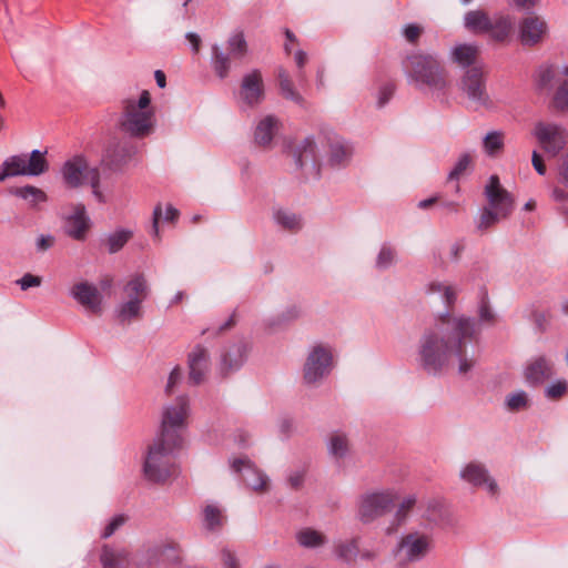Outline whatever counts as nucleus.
I'll use <instances>...</instances> for the list:
<instances>
[{
    "label": "nucleus",
    "instance_id": "1",
    "mask_svg": "<svg viewBox=\"0 0 568 568\" xmlns=\"http://www.w3.org/2000/svg\"><path fill=\"white\" fill-rule=\"evenodd\" d=\"M479 324L464 314H443L438 323L424 332L419 339L417 362L428 374L437 375L452 361L458 363V373L465 375L476 365L470 345L477 342Z\"/></svg>",
    "mask_w": 568,
    "mask_h": 568
},
{
    "label": "nucleus",
    "instance_id": "2",
    "mask_svg": "<svg viewBox=\"0 0 568 568\" xmlns=\"http://www.w3.org/2000/svg\"><path fill=\"white\" fill-rule=\"evenodd\" d=\"M440 518V504L429 500L419 515L417 527L410 528L398 540L395 557L399 566H408L424 560L434 548V529Z\"/></svg>",
    "mask_w": 568,
    "mask_h": 568
},
{
    "label": "nucleus",
    "instance_id": "3",
    "mask_svg": "<svg viewBox=\"0 0 568 568\" xmlns=\"http://www.w3.org/2000/svg\"><path fill=\"white\" fill-rule=\"evenodd\" d=\"M403 69L409 83L429 92L440 103L448 102L452 81L436 54L413 53L404 60Z\"/></svg>",
    "mask_w": 568,
    "mask_h": 568
},
{
    "label": "nucleus",
    "instance_id": "4",
    "mask_svg": "<svg viewBox=\"0 0 568 568\" xmlns=\"http://www.w3.org/2000/svg\"><path fill=\"white\" fill-rule=\"evenodd\" d=\"M487 205L480 210L477 229L487 231L503 220L510 216L514 211L513 195L500 184L497 175H491L484 190Z\"/></svg>",
    "mask_w": 568,
    "mask_h": 568
},
{
    "label": "nucleus",
    "instance_id": "5",
    "mask_svg": "<svg viewBox=\"0 0 568 568\" xmlns=\"http://www.w3.org/2000/svg\"><path fill=\"white\" fill-rule=\"evenodd\" d=\"M155 112L151 106V95L144 90L139 98H129L123 101V111L120 126L123 132L134 138H144L152 133Z\"/></svg>",
    "mask_w": 568,
    "mask_h": 568
},
{
    "label": "nucleus",
    "instance_id": "6",
    "mask_svg": "<svg viewBox=\"0 0 568 568\" xmlns=\"http://www.w3.org/2000/svg\"><path fill=\"white\" fill-rule=\"evenodd\" d=\"M182 445H173L169 440L155 437L148 447L143 462L144 477L155 484H163L175 473V452Z\"/></svg>",
    "mask_w": 568,
    "mask_h": 568
},
{
    "label": "nucleus",
    "instance_id": "7",
    "mask_svg": "<svg viewBox=\"0 0 568 568\" xmlns=\"http://www.w3.org/2000/svg\"><path fill=\"white\" fill-rule=\"evenodd\" d=\"M60 174L67 187L79 189L89 184L95 200L99 203L106 202V197L100 189V171L98 168L90 166L84 156L74 155L67 160L60 169Z\"/></svg>",
    "mask_w": 568,
    "mask_h": 568
},
{
    "label": "nucleus",
    "instance_id": "8",
    "mask_svg": "<svg viewBox=\"0 0 568 568\" xmlns=\"http://www.w3.org/2000/svg\"><path fill=\"white\" fill-rule=\"evenodd\" d=\"M190 413V398L186 395L178 396L173 403L165 405L156 437L169 440L173 445H182Z\"/></svg>",
    "mask_w": 568,
    "mask_h": 568
},
{
    "label": "nucleus",
    "instance_id": "9",
    "mask_svg": "<svg viewBox=\"0 0 568 568\" xmlns=\"http://www.w3.org/2000/svg\"><path fill=\"white\" fill-rule=\"evenodd\" d=\"M334 367L333 348L325 344L312 346L303 365V381L306 385L318 386Z\"/></svg>",
    "mask_w": 568,
    "mask_h": 568
},
{
    "label": "nucleus",
    "instance_id": "10",
    "mask_svg": "<svg viewBox=\"0 0 568 568\" xmlns=\"http://www.w3.org/2000/svg\"><path fill=\"white\" fill-rule=\"evenodd\" d=\"M399 498L396 487H388L368 493L362 497L358 517L361 521L368 524L387 514Z\"/></svg>",
    "mask_w": 568,
    "mask_h": 568
},
{
    "label": "nucleus",
    "instance_id": "11",
    "mask_svg": "<svg viewBox=\"0 0 568 568\" xmlns=\"http://www.w3.org/2000/svg\"><path fill=\"white\" fill-rule=\"evenodd\" d=\"M532 135L549 158L557 156L568 144V131L556 123L537 122Z\"/></svg>",
    "mask_w": 568,
    "mask_h": 568
},
{
    "label": "nucleus",
    "instance_id": "12",
    "mask_svg": "<svg viewBox=\"0 0 568 568\" xmlns=\"http://www.w3.org/2000/svg\"><path fill=\"white\" fill-rule=\"evenodd\" d=\"M459 89L475 109H489L493 106V102L486 89L484 73L479 67H471L465 72L460 80Z\"/></svg>",
    "mask_w": 568,
    "mask_h": 568
},
{
    "label": "nucleus",
    "instance_id": "13",
    "mask_svg": "<svg viewBox=\"0 0 568 568\" xmlns=\"http://www.w3.org/2000/svg\"><path fill=\"white\" fill-rule=\"evenodd\" d=\"M63 232L74 241L87 240L92 222L82 203L71 204L70 212L62 215Z\"/></svg>",
    "mask_w": 568,
    "mask_h": 568
},
{
    "label": "nucleus",
    "instance_id": "14",
    "mask_svg": "<svg viewBox=\"0 0 568 568\" xmlns=\"http://www.w3.org/2000/svg\"><path fill=\"white\" fill-rule=\"evenodd\" d=\"M459 478L474 487H483L491 497L499 495V486L490 476L486 466L479 462H469L459 470Z\"/></svg>",
    "mask_w": 568,
    "mask_h": 568
},
{
    "label": "nucleus",
    "instance_id": "15",
    "mask_svg": "<svg viewBox=\"0 0 568 568\" xmlns=\"http://www.w3.org/2000/svg\"><path fill=\"white\" fill-rule=\"evenodd\" d=\"M231 467L235 473H240L247 487L256 493L268 490L270 479L265 473L256 468L248 458H234Z\"/></svg>",
    "mask_w": 568,
    "mask_h": 568
},
{
    "label": "nucleus",
    "instance_id": "16",
    "mask_svg": "<svg viewBox=\"0 0 568 568\" xmlns=\"http://www.w3.org/2000/svg\"><path fill=\"white\" fill-rule=\"evenodd\" d=\"M211 368V357L207 348L195 345L187 354L189 383L192 385L202 384Z\"/></svg>",
    "mask_w": 568,
    "mask_h": 568
},
{
    "label": "nucleus",
    "instance_id": "17",
    "mask_svg": "<svg viewBox=\"0 0 568 568\" xmlns=\"http://www.w3.org/2000/svg\"><path fill=\"white\" fill-rule=\"evenodd\" d=\"M548 32L547 22L538 16H528L518 24V39L523 45L532 47L540 43Z\"/></svg>",
    "mask_w": 568,
    "mask_h": 568
},
{
    "label": "nucleus",
    "instance_id": "18",
    "mask_svg": "<svg viewBox=\"0 0 568 568\" xmlns=\"http://www.w3.org/2000/svg\"><path fill=\"white\" fill-rule=\"evenodd\" d=\"M70 295L87 311L92 313L101 311L102 295L94 284L87 281L78 282L70 288Z\"/></svg>",
    "mask_w": 568,
    "mask_h": 568
},
{
    "label": "nucleus",
    "instance_id": "19",
    "mask_svg": "<svg viewBox=\"0 0 568 568\" xmlns=\"http://www.w3.org/2000/svg\"><path fill=\"white\" fill-rule=\"evenodd\" d=\"M290 154L293 156L296 166L300 169L310 166L316 170L317 145L313 136H306L290 145Z\"/></svg>",
    "mask_w": 568,
    "mask_h": 568
},
{
    "label": "nucleus",
    "instance_id": "20",
    "mask_svg": "<svg viewBox=\"0 0 568 568\" xmlns=\"http://www.w3.org/2000/svg\"><path fill=\"white\" fill-rule=\"evenodd\" d=\"M240 98L250 106L262 102L264 98V85L260 71L253 70L243 77Z\"/></svg>",
    "mask_w": 568,
    "mask_h": 568
},
{
    "label": "nucleus",
    "instance_id": "21",
    "mask_svg": "<svg viewBox=\"0 0 568 568\" xmlns=\"http://www.w3.org/2000/svg\"><path fill=\"white\" fill-rule=\"evenodd\" d=\"M248 353V345L244 341L230 345L221 355L220 372L226 376L242 367Z\"/></svg>",
    "mask_w": 568,
    "mask_h": 568
},
{
    "label": "nucleus",
    "instance_id": "22",
    "mask_svg": "<svg viewBox=\"0 0 568 568\" xmlns=\"http://www.w3.org/2000/svg\"><path fill=\"white\" fill-rule=\"evenodd\" d=\"M524 375L529 385H540L554 375V363L547 356L539 355L527 363Z\"/></svg>",
    "mask_w": 568,
    "mask_h": 568
},
{
    "label": "nucleus",
    "instance_id": "23",
    "mask_svg": "<svg viewBox=\"0 0 568 568\" xmlns=\"http://www.w3.org/2000/svg\"><path fill=\"white\" fill-rule=\"evenodd\" d=\"M100 561L103 568H130L132 565H135V560L129 549L111 545L102 547Z\"/></svg>",
    "mask_w": 568,
    "mask_h": 568
},
{
    "label": "nucleus",
    "instance_id": "24",
    "mask_svg": "<svg viewBox=\"0 0 568 568\" xmlns=\"http://www.w3.org/2000/svg\"><path fill=\"white\" fill-rule=\"evenodd\" d=\"M281 126L280 120L274 115H266L262 118L254 131V141L257 145L267 148L271 145L274 136L277 134Z\"/></svg>",
    "mask_w": 568,
    "mask_h": 568
},
{
    "label": "nucleus",
    "instance_id": "25",
    "mask_svg": "<svg viewBox=\"0 0 568 568\" xmlns=\"http://www.w3.org/2000/svg\"><path fill=\"white\" fill-rule=\"evenodd\" d=\"M169 548L173 547L165 542L144 545L136 554L135 566L138 568H151L155 566Z\"/></svg>",
    "mask_w": 568,
    "mask_h": 568
},
{
    "label": "nucleus",
    "instance_id": "26",
    "mask_svg": "<svg viewBox=\"0 0 568 568\" xmlns=\"http://www.w3.org/2000/svg\"><path fill=\"white\" fill-rule=\"evenodd\" d=\"M565 77H568V64L562 68L542 65L537 71L536 82L541 90L550 91L555 87V83L566 81L564 79Z\"/></svg>",
    "mask_w": 568,
    "mask_h": 568
},
{
    "label": "nucleus",
    "instance_id": "27",
    "mask_svg": "<svg viewBox=\"0 0 568 568\" xmlns=\"http://www.w3.org/2000/svg\"><path fill=\"white\" fill-rule=\"evenodd\" d=\"M353 148L343 139H335L329 144L327 162L332 166H345L352 159Z\"/></svg>",
    "mask_w": 568,
    "mask_h": 568
},
{
    "label": "nucleus",
    "instance_id": "28",
    "mask_svg": "<svg viewBox=\"0 0 568 568\" xmlns=\"http://www.w3.org/2000/svg\"><path fill=\"white\" fill-rule=\"evenodd\" d=\"M506 134L501 130L488 131L481 141L483 152L489 159L499 158L505 150Z\"/></svg>",
    "mask_w": 568,
    "mask_h": 568
},
{
    "label": "nucleus",
    "instance_id": "29",
    "mask_svg": "<svg viewBox=\"0 0 568 568\" xmlns=\"http://www.w3.org/2000/svg\"><path fill=\"white\" fill-rule=\"evenodd\" d=\"M425 292L427 294H439L444 303L450 307L455 304L460 293V287L448 282L432 281L425 286Z\"/></svg>",
    "mask_w": 568,
    "mask_h": 568
},
{
    "label": "nucleus",
    "instance_id": "30",
    "mask_svg": "<svg viewBox=\"0 0 568 568\" xmlns=\"http://www.w3.org/2000/svg\"><path fill=\"white\" fill-rule=\"evenodd\" d=\"M26 154L10 155L4 159L0 166V182H4L9 178L27 175Z\"/></svg>",
    "mask_w": 568,
    "mask_h": 568
},
{
    "label": "nucleus",
    "instance_id": "31",
    "mask_svg": "<svg viewBox=\"0 0 568 568\" xmlns=\"http://www.w3.org/2000/svg\"><path fill=\"white\" fill-rule=\"evenodd\" d=\"M417 505L416 494H408L402 498L398 503L397 508L394 513L393 525L388 529V532L396 530L398 527L405 525L410 517Z\"/></svg>",
    "mask_w": 568,
    "mask_h": 568
},
{
    "label": "nucleus",
    "instance_id": "32",
    "mask_svg": "<svg viewBox=\"0 0 568 568\" xmlns=\"http://www.w3.org/2000/svg\"><path fill=\"white\" fill-rule=\"evenodd\" d=\"M327 452L334 459H343L351 452V443L348 436L341 430L333 432L327 440Z\"/></svg>",
    "mask_w": 568,
    "mask_h": 568
},
{
    "label": "nucleus",
    "instance_id": "33",
    "mask_svg": "<svg viewBox=\"0 0 568 568\" xmlns=\"http://www.w3.org/2000/svg\"><path fill=\"white\" fill-rule=\"evenodd\" d=\"M11 193L26 201L31 209H38L41 203H45L48 201L47 193L42 189L33 185L16 187Z\"/></svg>",
    "mask_w": 568,
    "mask_h": 568
},
{
    "label": "nucleus",
    "instance_id": "34",
    "mask_svg": "<svg viewBox=\"0 0 568 568\" xmlns=\"http://www.w3.org/2000/svg\"><path fill=\"white\" fill-rule=\"evenodd\" d=\"M478 52L479 50L476 44H457L450 50V59L463 68L470 67L475 63Z\"/></svg>",
    "mask_w": 568,
    "mask_h": 568
},
{
    "label": "nucleus",
    "instance_id": "35",
    "mask_svg": "<svg viewBox=\"0 0 568 568\" xmlns=\"http://www.w3.org/2000/svg\"><path fill=\"white\" fill-rule=\"evenodd\" d=\"M464 24L474 33H485L491 27V19L481 10H473L465 14Z\"/></svg>",
    "mask_w": 568,
    "mask_h": 568
},
{
    "label": "nucleus",
    "instance_id": "36",
    "mask_svg": "<svg viewBox=\"0 0 568 568\" xmlns=\"http://www.w3.org/2000/svg\"><path fill=\"white\" fill-rule=\"evenodd\" d=\"M273 219L278 226L290 232H297L303 226L302 219L286 209L274 210Z\"/></svg>",
    "mask_w": 568,
    "mask_h": 568
},
{
    "label": "nucleus",
    "instance_id": "37",
    "mask_svg": "<svg viewBox=\"0 0 568 568\" xmlns=\"http://www.w3.org/2000/svg\"><path fill=\"white\" fill-rule=\"evenodd\" d=\"M513 19L508 14H497L491 19L489 33L496 41H504L508 38L513 30Z\"/></svg>",
    "mask_w": 568,
    "mask_h": 568
},
{
    "label": "nucleus",
    "instance_id": "38",
    "mask_svg": "<svg viewBox=\"0 0 568 568\" xmlns=\"http://www.w3.org/2000/svg\"><path fill=\"white\" fill-rule=\"evenodd\" d=\"M397 248L394 244L385 242L381 245L375 260V267L379 271H385L397 263Z\"/></svg>",
    "mask_w": 568,
    "mask_h": 568
},
{
    "label": "nucleus",
    "instance_id": "39",
    "mask_svg": "<svg viewBox=\"0 0 568 568\" xmlns=\"http://www.w3.org/2000/svg\"><path fill=\"white\" fill-rule=\"evenodd\" d=\"M124 293L128 300H139L143 303L148 296V284L144 276L141 274L134 275L124 286Z\"/></svg>",
    "mask_w": 568,
    "mask_h": 568
},
{
    "label": "nucleus",
    "instance_id": "40",
    "mask_svg": "<svg viewBox=\"0 0 568 568\" xmlns=\"http://www.w3.org/2000/svg\"><path fill=\"white\" fill-rule=\"evenodd\" d=\"M124 293L128 300H139L143 303L148 296V284L144 276L141 274L134 275L124 286Z\"/></svg>",
    "mask_w": 568,
    "mask_h": 568
},
{
    "label": "nucleus",
    "instance_id": "41",
    "mask_svg": "<svg viewBox=\"0 0 568 568\" xmlns=\"http://www.w3.org/2000/svg\"><path fill=\"white\" fill-rule=\"evenodd\" d=\"M225 523V516L222 509L213 504L206 505L203 509V525L210 531H216Z\"/></svg>",
    "mask_w": 568,
    "mask_h": 568
},
{
    "label": "nucleus",
    "instance_id": "42",
    "mask_svg": "<svg viewBox=\"0 0 568 568\" xmlns=\"http://www.w3.org/2000/svg\"><path fill=\"white\" fill-rule=\"evenodd\" d=\"M45 153L39 150H33L29 156L27 155L26 171L28 176H39L45 173L49 169Z\"/></svg>",
    "mask_w": 568,
    "mask_h": 568
},
{
    "label": "nucleus",
    "instance_id": "43",
    "mask_svg": "<svg viewBox=\"0 0 568 568\" xmlns=\"http://www.w3.org/2000/svg\"><path fill=\"white\" fill-rule=\"evenodd\" d=\"M281 94L298 105H304V98L294 89L293 82L288 73L284 69H280L277 73Z\"/></svg>",
    "mask_w": 568,
    "mask_h": 568
},
{
    "label": "nucleus",
    "instance_id": "44",
    "mask_svg": "<svg viewBox=\"0 0 568 568\" xmlns=\"http://www.w3.org/2000/svg\"><path fill=\"white\" fill-rule=\"evenodd\" d=\"M212 67L221 79L226 78L231 69L229 54H226L217 44L212 47Z\"/></svg>",
    "mask_w": 568,
    "mask_h": 568
},
{
    "label": "nucleus",
    "instance_id": "45",
    "mask_svg": "<svg viewBox=\"0 0 568 568\" xmlns=\"http://www.w3.org/2000/svg\"><path fill=\"white\" fill-rule=\"evenodd\" d=\"M142 303L139 300H126L118 307V317L121 322H132L138 320L142 314Z\"/></svg>",
    "mask_w": 568,
    "mask_h": 568
},
{
    "label": "nucleus",
    "instance_id": "46",
    "mask_svg": "<svg viewBox=\"0 0 568 568\" xmlns=\"http://www.w3.org/2000/svg\"><path fill=\"white\" fill-rule=\"evenodd\" d=\"M301 314H302V311L298 306L291 305L287 308H285L281 314H278L277 316L267 318L265 321V325L268 328L274 329L277 326H281L283 324H286L288 322L297 320L301 316Z\"/></svg>",
    "mask_w": 568,
    "mask_h": 568
},
{
    "label": "nucleus",
    "instance_id": "47",
    "mask_svg": "<svg viewBox=\"0 0 568 568\" xmlns=\"http://www.w3.org/2000/svg\"><path fill=\"white\" fill-rule=\"evenodd\" d=\"M334 549L338 559L351 562L358 555V542L356 539L339 541L335 545Z\"/></svg>",
    "mask_w": 568,
    "mask_h": 568
},
{
    "label": "nucleus",
    "instance_id": "48",
    "mask_svg": "<svg viewBox=\"0 0 568 568\" xmlns=\"http://www.w3.org/2000/svg\"><path fill=\"white\" fill-rule=\"evenodd\" d=\"M298 544L306 548H316L325 544L326 538L323 534L314 529H304L296 535Z\"/></svg>",
    "mask_w": 568,
    "mask_h": 568
},
{
    "label": "nucleus",
    "instance_id": "49",
    "mask_svg": "<svg viewBox=\"0 0 568 568\" xmlns=\"http://www.w3.org/2000/svg\"><path fill=\"white\" fill-rule=\"evenodd\" d=\"M132 237V232L126 229H119L106 237V246L110 253L119 252Z\"/></svg>",
    "mask_w": 568,
    "mask_h": 568
},
{
    "label": "nucleus",
    "instance_id": "50",
    "mask_svg": "<svg viewBox=\"0 0 568 568\" xmlns=\"http://www.w3.org/2000/svg\"><path fill=\"white\" fill-rule=\"evenodd\" d=\"M179 216V211L171 204H166L164 215H162V205L158 204L153 210V233L159 236V222L163 219L165 222H173Z\"/></svg>",
    "mask_w": 568,
    "mask_h": 568
},
{
    "label": "nucleus",
    "instance_id": "51",
    "mask_svg": "<svg viewBox=\"0 0 568 568\" xmlns=\"http://www.w3.org/2000/svg\"><path fill=\"white\" fill-rule=\"evenodd\" d=\"M229 49L234 58H241L246 53L247 44L243 32H234L229 38Z\"/></svg>",
    "mask_w": 568,
    "mask_h": 568
},
{
    "label": "nucleus",
    "instance_id": "52",
    "mask_svg": "<svg viewBox=\"0 0 568 568\" xmlns=\"http://www.w3.org/2000/svg\"><path fill=\"white\" fill-rule=\"evenodd\" d=\"M135 153V148L130 146H123L121 150L119 146H115L114 149L108 150V156L110 159V162L116 165L123 164L126 162L128 159H130Z\"/></svg>",
    "mask_w": 568,
    "mask_h": 568
},
{
    "label": "nucleus",
    "instance_id": "53",
    "mask_svg": "<svg viewBox=\"0 0 568 568\" xmlns=\"http://www.w3.org/2000/svg\"><path fill=\"white\" fill-rule=\"evenodd\" d=\"M507 408L511 412H518L527 407L528 405V395L524 390H518L509 394L506 397Z\"/></svg>",
    "mask_w": 568,
    "mask_h": 568
},
{
    "label": "nucleus",
    "instance_id": "54",
    "mask_svg": "<svg viewBox=\"0 0 568 568\" xmlns=\"http://www.w3.org/2000/svg\"><path fill=\"white\" fill-rule=\"evenodd\" d=\"M471 162H473V159H471L470 154H468V153L462 154L458 158L457 162L455 163L454 168L448 173L447 179L449 181L458 180L466 172V170L470 166Z\"/></svg>",
    "mask_w": 568,
    "mask_h": 568
},
{
    "label": "nucleus",
    "instance_id": "55",
    "mask_svg": "<svg viewBox=\"0 0 568 568\" xmlns=\"http://www.w3.org/2000/svg\"><path fill=\"white\" fill-rule=\"evenodd\" d=\"M557 90L554 94V105L557 110H568V81L555 83Z\"/></svg>",
    "mask_w": 568,
    "mask_h": 568
},
{
    "label": "nucleus",
    "instance_id": "56",
    "mask_svg": "<svg viewBox=\"0 0 568 568\" xmlns=\"http://www.w3.org/2000/svg\"><path fill=\"white\" fill-rule=\"evenodd\" d=\"M479 321L485 324L495 323V313L493 312L487 293H483L478 304Z\"/></svg>",
    "mask_w": 568,
    "mask_h": 568
},
{
    "label": "nucleus",
    "instance_id": "57",
    "mask_svg": "<svg viewBox=\"0 0 568 568\" xmlns=\"http://www.w3.org/2000/svg\"><path fill=\"white\" fill-rule=\"evenodd\" d=\"M568 390V383L566 381H556L545 389V395L548 398L557 399L566 394Z\"/></svg>",
    "mask_w": 568,
    "mask_h": 568
},
{
    "label": "nucleus",
    "instance_id": "58",
    "mask_svg": "<svg viewBox=\"0 0 568 568\" xmlns=\"http://www.w3.org/2000/svg\"><path fill=\"white\" fill-rule=\"evenodd\" d=\"M128 520V517L123 514L114 516L110 523L105 526L101 537L104 539L110 538L119 528H121Z\"/></svg>",
    "mask_w": 568,
    "mask_h": 568
},
{
    "label": "nucleus",
    "instance_id": "59",
    "mask_svg": "<svg viewBox=\"0 0 568 568\" xmlns=\"http://www.w3.org/2000/svg\"><path fill=\"white\" fill-rule=\"evenodd\" d=\"M57 243V239L52 234H40L37 236L34 245L38 253H44L51 250Z\"/></svg>",
    "mask_w": 568,
    "mask_h": 568
},
{
    "label": "nucleus",
    "instance_id": "60",
    "mask_svg": "<svg viewBox=\"0 0 568 568\" xmlns=\"http://www.w3.org/2000/svg\"><path fill=\"white\" fill-rule=\"evenodd\" d=\"M182 368L180 366H175L168 377V382L164 388L166 395H171L173 393L175 386L182 381Z\"/></svg>",
    "mask_w": 568,
    "mask_h": 568
},
{
    "label": "nucleus",
    "instance_id": "61",
    "mask_svg": "<svg viewBox=\"0 0 568 568\" xmlns=\"http://www.w3.org/2000/svg\"><path fill=\"white\" fill-rule=\"evenodd\" d=\"M17 284L22 291H27L31 287H39L42 284V277L31 273H26L17 281Z\"/></svg>",
    "mask_w": 568,
    "mask_h": 568
},
{
    "label": "nucleus",
    "instance_id": "62",
    "mask_svg": "<svg viewBox=\"0 0 568 568\" xmlns=\"http://www.w3.org/2000/svg\"><path fill=\"white\" fill-rule=\"evenodd\" d=\"M395 85L393 83L383 84L377 92V105L383 108L393 97Z\"/></svg>",
    "mask_w": 568,
    "mask_h": 568
},
{
    "label": "nucleus",
    "instance_id": "63",
    "mask_svg": "<svg viewBox=\"0 0 568 568\" xmlns=\"http://www.w3.org/2000/svg\"><path fill=\"white\" fill-rule=\"evenodd\" d=\"M221 560L224 568H239L240 562L236 556L230 549H223L221 551Z\"/></svg>",
    "mask_w": 568,
    "mask_h": 568
},
{
    "label": "nucleus",
    "instance_id": "64",
    "mask_svg": "<svg viewBox=\"0 0 568 568\" xmlns=\"http://www.w3.org/2000/svg\"><path fill=\"white\" fill-rule=\"evenodd\" d=\"M422 31L423 29L419 26L412 23L404 28V37L413 43L419 38Z\"/></svg>",
    "mask_w": 568,
    "mask_h": 568
}]
</instances>
